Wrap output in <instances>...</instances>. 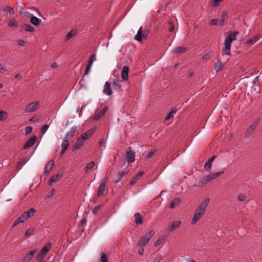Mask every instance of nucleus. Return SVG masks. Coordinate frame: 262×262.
Wrapping results in <instances>:
<instances>
[{"label": "nucleus", "mask_w": 262, "mask_h": 262, "mask_svg": "<svg viewBox=\"0 0 262 262\" xmlns=\"http://www.w3.org/2000/svg\"><path fill=\"white\" fill-rule=\"evenodd\" d=\"M6 115H7V113L6 112L0 111V121L5 120L6 119Z\"/></svg>", "instance_id": "obj_41"}, {"label": "nucleus", "mask_w": 262, "mask_h": 262, "mask_svg": "<svg viewBox=\"0 0 262 262\" xmlns=\"http://www.w3.org/2000/svg\"><path fill=\"white\" fill-rule=\"evenodd\" d=\"M260 120V118H258L256 119H255L254 120V121L253 122V124H252V125L253 126L252 127H254L255 128H256L257 124H258Z\"/></svg>", "instance_id": "obj_54"}, {"label": "nucleus", "mask_w": 262, "mask_h": 262, "mask_svg": "<svg viewBox=\"0 0 262 262\" xmlns=\"http://www.w3.org/2000/svg\"><path fill=\"white\" fill-rule=\"evenodd\" d=\"M187 51V48L183 47H178L173 50V53L176 54H182Z\"/></svg>", "instance_id": "obj_23"}, {"label": "nucleus", "mask_w": 262, "mask_h": 262, "mask_svg": "<svg viewBox=\"0 0 262 262\" xmlns=\"http://www.w3.org/2000/svg\"><path fill=\"white\" fill-rule=\"evenodd\" d=\"M95 163L94 161H91L89 164H87L86 166L85 167V171H89L92 168H93L95 166Z\"/></svg>", "instance_id": "obj_40"}, {"label": "nucleus", "mask_w": 262, "mask_h": 262, "mask_svg": "<svg viewBox=\"0 0 262 262\" xmlns=\"http://www.w3.org/2000/svg\"><path fill=\"white\" fill-rule=\"evenodd\" d=\"M100 209V206H95L92 210V213L94 214H96L97 211Z\"/></svg>", "instance_id": "obj_60"}, {"label": "nucleus", "mask_w": 262, "mask_h": 262, "mask_svg": "<svg viewBox=\"0 0 262 262\" xmlns=\"http://www.w3.org/2000/svg\"><path fill=\"white\" fill-rule=\"evenodd\" d=\"M163 256L161 255H158L154 259V262H160L163 259Z\"/></svg>", "instance_id": "obj_53"}, {"label": "nucleus", "mask_w": 262, "mask_h": 262, "mask_svg": "<svg viewBox=\"0 0 262 262\" xmlns=\"http://www.w3.org/2000/svg\"><path fill=\"white\" fill-rule=\"evenodd\" d=\"M224 63H223L221 60H218L216 62H215L214 64V69L216 71V72L221 70L224 67Z\"/></svg>", "instance_id": "obj_21"}, {"label": "nucleus", "mask_w": 262, "mask_h": 262, "mask_svg": "<svg viewBox=\"0 0 262 262\" xmlns=\"http://www.w3.org/2000/svg\"><path fill=\"white\" fill-rule=\"evenodd\" d=\"M166 237L164 235L161 236L160 238H159L155 243L154 246L155 247H158L160 244L162 243V241H164Z\"/></svg>", "instance_id": "obj_35"}, {"label": "nucleus", "mask_w": 262, "mask_h": 262, "mask_svg": "<svg viewBox=\"0 0 262 262\" xmlns=\"http://www.w3.org/2000/svg\"><path fill=\"white\" fill-rule=\"evenodd\" d=\"M167 26L166 27L169 32H173L174 29V24L171 21H168L167 23Z\"/></svg>", "instance_id": "obj_39"}, {"label": "nucleus", "mask_w": 262, "mask_h": 262, "mask_svg": "<svg viewBox=\"0 0 262 262\" xmlns=\"http://www.w3.org/2000/svg\"><path fill=\"white\" fill-rule=\"evenodd\" d=\"M26 219L24 216L21 214L18 218H17L14 222L13 227L16 226L18 224L20 223H23L26 221Z\"/></svg>", "instance_id": "obj_30"}, {"label": "nucleus", "mask_w": 262, "mask_h": 262, "mask_svg": "<svg viewBox=\"0 0 262 262\" xmlns=\"http://www.w3.org/2000/svg\"><path fill=\"white\" fill-rule=\"evenodd\" d=\"M218 19H213L210 21V25H216L218 23Z\"/></svg>", "instance_id": "obj_62"}, {"label": "nucleus", "mask_w": 262, "mask_h": 262, "mask_svg": "<svg viewBox=\"0 0 262 262\" xmlns=\"http://www.w3.org/2000/svg\"><path fill=\"white\" fill-rule=\"evenodd\" d=\"M227 33H229L228 35H227L229 37L231 38H233V40H236V36L239 33L238 31H234V32H228Z\"/></svg>", "instance_id": "obj_33"}, {"label": "nucleus", "mask_w": 262, "mask_h": 262, "mask_svg": "<svg viewBox=\"0 0 262 262\" xmlns=\"http://www.w3.org/2000/svg\"><path fill=\"white\" fill-rule=\"evenodd\" d=\"M206 177H207V180H208L209 182L210 181L212 180L216 179V178L215 177L213 173H211L210 174L207 175V176H206Z\"/></svg>", "instance_id": "obj_52"}, {"label": "nucleus", "mask_w": 262, "mask_h": 262, "mask_svg": "<svg viewBox=\"0 0 262 262\" xmlns=\"http://www.w3.org/2000/svg\"><path fill=\"white\" fill-rule=\"evenodd\" d=\"M234 40L233 39V38H231L230 37H229L228 36L226 37V39L225 40V48L223 49V52L228 55H230L231 54L230 53V49H231V43Z\"/></svg>", "instance_id": "obj_4"}, {"label": "nucleus", "mask_w": 262, "mask_h": 262, "mask_svg": "<svg viewBox=\"0 0 262 262\" xmlns=\"http://www.w3.org/2000/svg\"><path fill=\"white\" fill-rule=\"evenodd\" d=\"M69 139L64 138L63 141H62V143L61 144V147L63 149H68L69 146Z\"/></svg>", "instance_id": "obj_32"}, {"label": "nucleus", "mask_w": 262, "mask_h": 262, "mask_svg": "<svg viewBox=\"0 0 262 262\" xmlns=\"http://www.w3.org/2000/svg\"><path fill=\"white\" fill-rule=\"evenodd\" d=\"M37 251V250L36 249H34L30 251L24 257L21 262H29L34 254L36 253Z\"/></svg>", "instance_id": "obj_9"}, {"label": "nucleus", "mask_w": 262, "mask_h": 262, "mask_svg": "<svg viewBox=\"0 0 262 262\" xmlns=\"http://www.w3.org/2000/svg\"><path fill=\"white\" fill-rule=\"evenodd\" d=\"M96 56L94 54H93L90 55L89 59L88 60V64L89 66H92L93 62L95 59Z\"/></svg>", "instance_id": "obj_37"}, {"label": "nucleus", "mask_w": 262, "mask_h": 262, "mask_svg": "<svg viewBox=\"0 0 262 262\" xmlns=\"http://www.w3.org/2000/svg\"><path fill=\"white\" fill-rule=\"evenodd\" d=\"M37 140V137L35 135H33L25 143L23 146V149H26L29 147L32 146Z\"/></svg>", "instance_id": "obj_6"}, {"label": "nucleus", "mask_w": 262, "mask_h": 262, "mask_svg": "<svg viewBox=\"0 0 262 262\" xmlns=\"http://www.w3.org/2000/svg\"><path fill=\"white\" fill-rule=\"evenodd\" d=\"M41 22V20L35 16H31L30 18V23L35 27H38Z\"/></svg>", "instance_id": "obj_19"}, {"label": "nucleus", "mask_w": 262, "mask_h": 262, "mask_svg": "<svg viewBox=\"0 0 262 262\" xmlns=\"http://www.w3.org/2000/svg\"><path fill=\"white\" fill-rule=\"evenodd\" d=\"M76 33V31L75 30H72L69 31L66 36V39L69 40L71 38H72L73 36H74Z\"/></svg>", "instance_id": "obj_31"}, {"label": "nucleus", "mask_w": 262, "mask_h": 262, "mask_svg": "<svg viewBox=\"0 0 262 262\" xmlns=\"http://www.w3.org/2000/svg\"><path fill=\"white\" fill-rule=\"evenodd\" d=\"M96 128H93L88 130L86 133L82 134L80 135V137L82 139H83L84 140H86L89 139L92 135L95 132Z\"/></svg>", "instance_id": "obj_11"}, {"label": "nucleus", "mask_w": 262, "mask_h": 262, "mask_svg": "<svg viewBox=\"0 0 262 262\" xmlns=\"http://www.w3.org/2000/svg\"><path fill=\"white\" fill-rule=\"evenodd\" d=\"M144 173L143 171H140L136 175H135L133 178L130 180L129 185L131 186L134 185L142 177Z\"/></svg>", "instance_id": "obj_16"}, {"label": "nucleus", "mask_w": 262, "mask_h": 262, "mask_svg": "<svg viewBox=\"0 0 262 262\" xmlns=\"http://www.w3.org/2000/svg\"><path fill=\"white\" fill-rule=\"evenodd\" d=\"M209 199H206L201 203L198 208L196 209L194 216L191 220L192 225L195 224L203 215L205 213V209L209 204Z\"/></svg>", "instance_id": "obj_1"}, {"label": "nucleus", "mask_w": 262, "mask_h": 262, "mask_svg": "<svg viewBox=\"0 0 262 262\" xmlns=\"http://www.w3.org/2000/svg\"><path fill=\"white\" fill-rule=\"evenodd\" d=\"M107 177L106 176L103 178L102 180L101 184L99 185V188H98V196L99 197L103 195L104 192L105 191L106 184L107 183Z\"/></svg>", "instance_id": "obj_5"}, {"label": "nucleus", "mask_w": 262, "mask_h": 262, "mask_svg": "<svg viewBox=\"0 0 262 262\" xmlns=\"http://www.w3.org/2000/svg\"><path fill=\"white\" fill-rule=\"evenodd\" d=\"M216 158V156L214 155L208 160V161L205 163L204 165L205 170L208 171L211 169L212 162L214 160V159Z\"/></svg>", "instance_id": "obj_15"}, {"label": "nucleus", "mask_w": 262, "mask_h": 262, "mask_svg": "<svg viewBox=\"0 0 262 262\" xmlns=\"http://www.w3.org/2000/svg\"><path fill=\"white\" fill-rule=\"evenodd\" d=\"M36 211L35 209L34 208H30L28 211H25L22 214L24 216L26 220L28 219L29 217L33 215Z\"/></svg>", "instance_id": "obj_22"}, {"label": "nucleus", "mask_w": 262, "mask_h": 262, "mask_svg": "<svg viewBox=\"0 0 262 262\" xmlns=\"http://www.w3.org/2000/svg\"><path fill=\"white\" fill-rule=\"evenodd\" d=\"M223 1V0H213V6L215 7L219 6L220 3Z\"/></svg>", "instance_id": "obj_55"}, {"label": "nucleus", "mask_w": 262, "mask_h": 262, "mask_svg": "<svg viewBox=\"0 0 262 262\" xmlns=\"http://www.w3.org/2000/svg\"><path fill=\"white\" fill-rule=\"evenodd\" d=\"M206 177H207V180H208L209 182L210 181L212 180L216 179V178L215 177L213 173H211L210 174L207 175V176H206Z\"/></svg>", "instance_id": "obj_51"}, {"label": "nucleus", "mask_w": 262, "mask_h": 262, "mask_svg": "<svg viewBox=\"0 0 262 262\" xmlns=\"http://www.w3.org/2000/svg\"><path fill=\"white\" fill-rule=\"evenodd\" d=\"M107 107L106 106L102 109L94 117V120L97 121L101 118L104 114L105 113Z\"/></svg>", "instance_id": "obj_25"}, {"label": "nucleus", "mask_w": 262, "mask_h": 262, "mask_svg": "<svg viewBox=\"0 0 262 262\" xmlns=\"http://www.w3.org/2000/svg\"><path fill=\"white\" fill-rule=\"evenodd\" d=\"M54 164V161L53 160L49 161L45 167L44 175L49 173L53 168Z\"/></svg>", "instance_id": "obj_17"}, {"label": "nucleus", "mask_w": 262, "mask_h": 262, "mask_svg": "<svg viewBox=\"0 0 262 262\" xmlns=\"http://www.w3.org/2000/svg\"><path fill=\"white\" fill-rule=\"evenodd\" d=\"M135 217V222L138 225H141L143 224V221L142 218L141 214L137 212L134 215Z\"/></svg>", "instance_id": "obj_24"}, {"label": "nucleus", "mask_w": 262, "mask_h": 262, "mask_svg": "<svg viewBox=\"0 0 262 262\" xmlns=\"http://www.w3.org/2000/svg\"><path fill=\"white\" fill-rule=\"evenodd\" d=\"M228 18V14L226 11H224L222 12V15L221 17V19H222V21H225Z\"/></svg>", "instance_id": "obj_45"}, {"label": "nucleus", "mask_w": 262, "mask_h": 262, "mask_svg": "<svg viewBox=\"0 0 262 262\" xmlns=\"http://www.w3.org/2000/svg\"><path fill=\"white\" fill-rule=\"evenodd\" d=\"M212 55H213V52H208V53H207V54H205V55L203 56L202 58H203V59H204V60H207V59H208L210 58L211 57H212Z\"/></svg>", "instance_id": "obj_44"}, {"label": "nucleus", "mask_w": 262, "mask_h": 262, "mask_svg": "<svg viewBox=\"0 0 262 262\" xmlns=\"http://www.w3.org/2000/svg\"><path fill=\"white\" fill-rule=\"evenodd\" d=\"M101 262H107L108 261V257L105 252H102L101 258H100Z\"/></svg>", "instance_id": "obj_42"}, {"label": "nucleus", "mask_w": 262, "mask_h": 262, "mask_svg": "<svg viewBox=\"0 0 262 262\" xmlns=\"http://www.w3.org/2000/svg\"><path fill=\"white\" fill-rule=\"evenodd\" d=\"M20 27L25 31L30 32H33L35 30L33 27H32L31 26L26 24L21 25Z\"/></svg>", "instance_id": "obj_27"}, {"label": "nucleus", "mask_w": 262, "mask_h": 262, "mask_svg": "<svg viewBox=\"0 0 262 262\" xmlns=\"http://www.w3.org/2000/svg\"><path fill=\"white\" fill-rule=\"evenodd\" d=\"M122 174H120V172H119L118 175L116 178V179L115 180V181L116 183H118L122 180Z\"/></svg>", "instance_id": "obj_58"}, {"label": "nucleus", "mask_w": 262, "mask_h": 262, "mask_svg": "<svg viewBox=\"0 0 262 262\" xmlns=\"http://www.w3.org/2000/svg\"><path fill=\"white\" fill-rule=\"evenodd\" d=\"M181 200L180 198H176L174 200H173L170 203V207L171 208H174L177 206H178Z\"/></svg>", "instance_id": "obj_29"}, {"label": "nucleus", "mask_w": 262, "mask_h": 262, "mask_svg": "<svg viewBox=\"0 0 262 262\" xmlns=\"http://www.w3.org/2000/svg\"><path fill=\"white\" fill-rule=\"evenodd\" d=\"M5 66L0 64V73H3L4 71H6Z\"/></svg>", "instance_id": "obj_63"}, {"label": "nucleus", "mask_w": 262, "mask_h": 262, "mask_svg": "<svg viewBox=\"0 0 262 262\" xmlns=\"http://www.w3.org/2000/svg\"><path fill=\"white\" fill-rule=\"evenodd\" d=\"M207 180V177L205 176L201 181V183H202V185H204V184H206L207 183H208L209 181L208 180Z\"/></svg>", "instance_id": "obj_64"}, {"label": "nucleus", "mask_w": 262, "mask_h": 262, "mask_svg": "<svg viewBox=\"0 0 262 262\" xmlns=\"http://www.w3.org/2000/svg\"><path fill=\"white\" fill-rule=\"evenodd\" d=\"M135 152L130 150L129 151H127L126 154L125 159L128 162H133L135 161Z\"/></svg>", "instance_id": "obj_13"}, {"label": "nucleus", "mask_w": 262, "mask_h": 262, "mask_svg": "<svg viewBox=\"0 0 262 262\" xmlns=\"http://www.w3.org/2000/svg\"><path fill=\"white\" fill-rule=\"evenodd\" d=\"M129 68L127 66H125L123 67L121 72V78L123 80L127 81L128 77Z\"/></svg>", "instance_id": "obj_14"}, {"label": "nucleus", "mask_w": 262, "mask_h": 262, "mask_svg": "<svg viewBox=\"0 0 262 262\" xmlns=\"http://www.w3.org/2000/svg\"><path fill=\"white\" fill-rule=\"evenodd\" d=\"M121 80L119 79H113V86L115 89H119L121 88Z\"/></svg>", "instance_id": "obj_28"}, {"label": "nucleus", "mask_w": 262, "mask_h": 262, "mask_svg": "<svg viewBox=\"0 0 262 262\" xmlns=\"http://www.w3.org/2000/svg\"><path fill=\"white\" fill-rule=\"evenodd\" d=\"M237 199L240 202L244 201L246 199V196L243 193H240L237 197Z\"/></svg>", "instance_id": "obj_48"}, {"label": "nucleus", "mask_w": 262, "mask_h": 262, "mask_svg": "<svg viewBox=\"0 0 262 262\" xmlns=\"http://www.w3.org/2000/svg\"><path fill=\"white\" fill-rule=\"evenodd\" d=\"M85 141L83 139H82L80 136L76 140L75 144H74L72 150L75 151L80 149L84 145Z\"/></svg>", "instance_id": "obj_8"}, {"label": "nucleus", "mask_w": 262, "mask_h": 262, "mask_svg": "<svg viewBox=\"0 0 262 262\" xmlns=\"http://www.w3.org/2000/svg\"><path fill=\"white\" fill-rule=\"evenodd\" d=\"M63 177L62 173H57V174L53 175L51 177L48 182V185L50 186L52 185V184L54 182L59 181Z\"/></svg>", "instance_id": "obj_12"}, {"label": "nucleus", "mask_w": 262, "mask_h": 262, "mask_svg": "<svg viewBox=\"0 0 262 262\" xmlns=\"http://www.w3.org/2000/svg\"><path fill=\"white\" fill-rule=\"evenodd\" d=\"M8 25L11 27H17L18 26V23L17 22V21L14 19L13 18L12 20H11L9 23H8Z\"/></svg>", "instance_id": "obj_38"}, {"label": "nucleus", "mask_w": 262, "mask_h": 262, "mask_svg": "<svg viewBox=\"0 0 262 262\" xmlns=\"http://www.w3.org/2000/svg\"><path fill=\"white\" fill-rule=\"evenodd\" d=\"M181 224V222L180 221H175L172 222L170 225L166 229V232L170 233L177 228H179Z\"/></svg>", "instance_id": "obj_7"}, {"label": "nucleus", "mask_w": 262, "mask_h": 262, "mask_svg": "<svg viewBox=\"0 0 262 262\" xmlns=\"http://www.w3.org/2000/svg\"><path fill=\"white\" fill-rule=\"evenodd\" d=\"M51 245L50 243H47L39 251L36 256V259H43L46 255L50 250Z\"/></svg>", "instance_id": "obj_3"}, {"label": "nucleus", "mask_w": 262, "mask_h": 262, "mask_svg": "<svg viewBox=\"0 0 262 262\" xmlns=\"http://www.w3.org/2000/svg\"><path fill=\"white\" fill-rule=\"evenodd\" d=\"M86 221H87L86 217H84L81 220V222L80 223V225L81 226V227H84L86 225Z\"/></svg>", "instance_id": "obj_57"}, {"label": "nucleus", "mask_w": 262, "mask_h": 262, "mask_svg": "<svg viewBox=\"0 0 262 262\" xmlns=\"http://www.w3.org/2000/svg\"><path fill=\"white\" fill-rule=\"evenodd\" d=\"M56 192V190L55 189H53L51 191H50L47 195V198H49L52 197L54 194H55Z\"/></svg>", "instance_id": "obj_49"}, {"label": "nucleus", "mask_w": 262, "mask_h": 262, "mask_svg": "<svg viewBox=\"0 0 262 262\" xmlns=\"http://www.w3.org/2000/svg\"><path fill=\"white\" fill-rule=\"evenodd\" d=\"M252 126H253L252 125H251L247 129V132L249 134H252L253 133V132L254 131V130L255 129V128L254 127H252Z\"/></svg>", "instance_id": "obj_61"}, {"label": "nucleus", "mask_w": 262, "mask_h": 262, "mask_svg": "<svg viewBox=\"0 0 262 262\" xmlns=\"http://www.w3.org/2000/svg\"><path fill=\"white\" fill-rule=\"evenodd\" d=\"M155 234V231L154 230H151L149 232H146L138 240L136 246L139 247L146 246Z\"/></svg>", "instance_id": "obj_2"}, {"label": "nucleus", "mask_w": 262, "mask_h": 262, "mask_svg": "<svg viewBox=\"0 0 262 262\" xmlns=\"http://www.w3.org/2000/svg\"><path fill=\"white\" fill-rule=\"evenodd\" d=\"M143 38H145V35H143V34L137 33L135 36V39L139 42H142Z\"/></svg>", "instance_id": "obj_34"}, {"label": "nucleus", "mask_w": 262, "mask_h": 262, "mask_svg": "<svg viewBox=\"0 0 262 262\" xmlns=\"http://www.w3.org/2000/svg\"><path fill=\"white\" fill-rule=\"evenodd\" d=\"M32 130V127L30 126H28L25 127V134L29 135L31 133Z\"/></svg>", "instance_id": "obj_47"}, {"label": "nucleus", "mask_w": 262, "mask_h": 262, "mask_svg": "<svg viewBox=\"0 0 262 262\" xmlns=\"http://www.w3.org/2000/svg\"><path fill=\"white\" fill-rule=\"evenodd\" d=\"M157 149H155L154 150L149 151L147 155V156H146L147 158L148 159L151 158L153 156V155L155 154V153L157 152Z\"/></svg>", "instance_id": "obj_46"}, {"label": "nucleus", "mask_w": 262, "mask_h": 262, "mask_svg": "<svg viewBox=\"0 0 262 262\" xmlns=\"http://www.w3.org/2000/svg\"><path fill=\"white\" fill-rule=\"evenodd\" d=\"M49 126L47 124L43 125L41 128V133L43 135L44 134L47 130L48 129Z\"/></svg>", "instance_id": "obj_50"}, {"label": "nucleus", "mask_w": 262, "mask_h": 262, "mask_svg": "<svg viewBox=\"0 0 262 262\" xmlns=\"http://www.w3.org/2000/svg\"><path fill=\"white\" fill-rule=\"evenodd\" d=\"M103 92L107 95H111L112 94L110 82L106 81L105 83Z\"/></svg>", "instance_id": "obj_18"}, {"label": "nucleus", "mask_w": 262, "mask_h": 262, "mask_svg": "<svg viewBox=\"0 0 262 262\" xmlns=\"http://www.w3.org/2000/svg\"><path fill=\"white\" fill-rule=\"evenodd\" d=\"M27 160L25 158H21V159L17 162L16 168H20V166L24 165L26 162Z\"/></svg>", "instance_id": "obj_36"}, {"label": "nucleus", "mask_w": 262, "mask_h": 262, "mask_svg": "<svg viewBox=\"0 0 262 262\" xmlns=\"http://www.w3.org/2000/svg\"><path fill=\"white\" fill-rule=\"evenodd\" d=\"M34 233V230L32 228H29L25 233V236L26 237H29L31 235H33Z\"/></svg>", "instance_id": "obj_43"}, {"label": "nucleus", "mask_w": 262, "mask_h": 262, "mask_svg": "<svg viewBox=\"0 0 262 262\" xmlns=\"http://www.w3.org/2000/svg\"><path fill=\"white\" fill-rule=\"evenodd\" d=\"M177 110H178L177 108L176 107H171L170 109V112L168 115H167V116L165 117L164 120L165 121H167V120L170 119V118L173 117L174 114H175L177 112Z\"/></svg>", "instance_id": "obj_26"}, {"label": "nucleus", "mask_w": 262, "mask_h": 262, "mask_svg": "<svg viewBox=\"0 0 262 262\" xmlns=\"http://www.w3.org/2000/svg\"><path fill=\"white\" fill-rule=\"evenodd\" d=\"M38 102L30 103L26 108V112L31 113L36 111L38 109Z\"/></svg>", "instance_id": "obj_10"}, {"label": "nucleus", "mask_w": 262, "mask_h": 262, "mask_svg": "<svg viewBox=\"0 0 262 262\" xmlns=\"http://www.w3.org/2000/svg\"><path fill=\"white\" fill-rule=\"evenodd\" d=\"M255 41H254V39H253V38H251V39H248L246 41V43L247 45H252L253 44H254L255 43Z\"/></svg>", "instance_id": "obj_56"}, {"label": "nucleus", "mask_w": 262, "mask_h": 262, "mask_svg": "<svg viewBox=\"0 0 262 262\" xmlns=\"http://www.w3.org/2000/svg\"><path fill=\"white\" fill-rule=\"evenodd\" d=\"M91 66H89L88 65H86V68H85V70L84 71V76L89 74V72H90V69H91Z\"/></svg>", "instance_id": "obj_59"}, {"label": "nucleus", "mask_w": 262, "mask_h": 262, "mask_svg": "<svg viewBox=\"0 0 262 262\" xmlns=\"http://www.w3.org/2000/svg\"><path fill=\"white\" fill-rule=\"evenodd\" d=\"M77 129V126L72 127L69 132L67 133L64 138L69 139L71 138H72L75 134V133L76 132Z\"/></svg>", "instance_id": "obj_20"}]
</instances>
